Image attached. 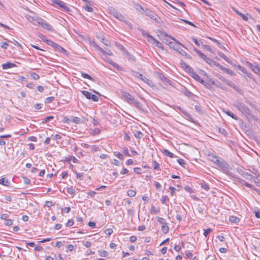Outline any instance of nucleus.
Listing matches in <instances>:
<instances>
[{
  "instance_id": "obj_5",
  "label": "nucleus",
  "mask_w": 260,
  "mask_h": 260,
  "mask_svg": "<svg viewBox=\"0 0 260 260\" xmlns=\"http://www.w3.org/2000/svg\"><path fill=\"white\" fill-rule=\"evenodd\" d=\"M186 71L187 72L190 76L196 81L199 82L201 83H204V80L202 79L200 76L197 73H196L194 70L188 65H186Z\"/></svg>"
},
{
  "instance_id": "obj_10",
  "label": "nucleus",
  "mask_w": 260,
  "mask_h": 260,
  "mask_svg": "<svg viewBox=\"0 0 260 260\" xmlns=\"http://www.w3.org/2000/svg\"><path fill=\"white\" fill-rule=\"evenodd\" d=\"M137 77L139 79H140L142 80L144 82L147 83L149 86H150L151 87H155V85L153 82H152L151 80L148 79L146 77L144 76L141 74H139Z\"/></svg>"
},
{
  "instance_id": "obj_26",
  "label": "nucleus",
  "mask_w": 260,
  "mask_h": 260,
  "mask_svg": "<svg viewBox=\"0 0 260 260\" xmlns=\"http://www.w3.org/2000/svg\"><path fill=\"white\" fill-rule=\"evenodd\" d=\"M223 112L225 113H226L228 115L231 117L233 119H234L236 120H238V118L236 115H235L231 111H230L229 110L225 111L224 110Z\"/></svg>"
},
{
  "instance_id": "obj_44",
  "label": "nucleus",
  "mask_w": 260,
  "mask_h": 260,
  "mask_svg": "<svg viewBox=\"0 0 260 260\" xmlns=\"http://www.w3.org/2000/svg\"><path fill=\"white\" fill-rule=\"evenodd\" d=\"M126 55H127V57L128 58L129 60L132 61H136V58L133 55H132V54H131L130 53H129L127 52H126Z\"/></svg>"
},
{
  "instance_id": "obj_48",
  "label": "nucleus",
  "mask_w": 260,
  "mask_h": 260,
  "mask_svg": "<svg viewBox=\"0 0 260 260\" xmlns=\"http://www.w3.org/2000/svg\"><path fill=\"white\" fill-rule=\"evenodd\" d=\"M31 77L34 80H38L40 78V76L36 73H31L30 74Z\"/></svg>"
},
{
  "instance_id": "obj_8",
  "label": "nucleus",
  "mask_w": 260,
  "mask_h": 260,
  "mask_svg": "<svg viewBox=\"0 0 260 260\" xmlns=\"http://www.w3.org/2000/svg\"><path fill=\"white\" fill-rule=\"evenodd\" d=\"M38 20L39 21L38 22L37 25H41L43 28L47 29V30H54L52 26L42 18H40V19H38Z\"/></svg>"
},
{
  "instance_id": "obj_14",
  "label": "nucleus",
  "mask_w": 260,
  "mask_h": 260,
  "mask_svg": "<svg viewBox=\"0 0 260 260\" xmlns=\"http://www.w3.org/2000/svg\"><path fill=\"white\" fill-rule=\"evenodd\" d=\"M25 18L28 21L32 23L35 25H37L38 22L39 21L38 19L40 18V17H34L29 15H26Z\"/></svg>"
},
{
  "instance_id": "obj_47",
  "label": "nucleus",
  "mask_w": 260,
  "mask_h": 260,
  "mask_svg": "<svg viewBox=\"0 0 260 260\" xmlns=\"http://www.w3.org/2000/svg\"><path fill=\"white\" fill-rule=\"evenodd\" d=\"M182 92L188 97H191L193 94L190 91L186 89H183Z\"/></svg>"
},
{
  "instance_id": "obj_42",
  "label": "nucleus",
  "mask_w": 260,
  "mask_h": 260,
  "mask_svg": "<svg viewBox=\"0 0 260 260\" xmlns=\"http://www.w3.org/2000/svg\"><path fill=\"white\" fill-rule=\"evenodd\" d=\"M83 8L87 11L89 12H92L93 11V9L89 6V5L86 4L85 5L83 6Z\"/></svg>"
},
{
  "instance_id": "obj_52",
  "label": "nucleus",
  "mask_w": 260,
  "mask_h": 260,
  "mask_svg": "<svg viewBox=\"0 0 260 260\" xmlns=\"http://www.w3.org/2000/svg\"><path fill=\"white\" fill-rule=\"evenodd\" d=\"M218 54L225 61H228V57L223 53L221 52H218Z\"/></svg>"
},
{
  "instance_id": "obj_15",
  "label": "nucleus",
  "mask_w": 260,
  "mask_h": 260,
  "mask_svg": "<svg viewBox=\"0 0 260 260\" xmlns=\"http://www.w3.org/2000/svg\"><path fill=\"white\" fill-rule=\"evenodd\" d=\"M149 42L152 44H154L155 46L159 49H161V50H164V49L162 44L160 42L155 39L154 37L151 38V40L149 41Z\"/></svg>"
},
{
  "instance_id": "obj_27",
  "label": "nucleus",
  "mask_w": 260,
  "mask_h": 260,
  "mask_svg": "<svg viewBox=\"0 0 260 260\" xmlns=\"http://www.w3.org/2000/svg\"><path fill=\"white\" fill-rule=\"evenodd\" d=\"M238 69L241 71L242 73H243L244 74L246 75L247 77H250V76L251 75V74L248 73L247 71V70L240 66H239L238 67Z\"/></svg>"
},
{
  "instance_id": "obj_43",
  "label": "nucleus",
  "mask_w": 260,
  "mask_h": 260,
  "mask_svg": "<svg viewBox=\"0 0 260 260\" xmlns=\"http://www.w3.org/2000/svg\"><path fill=\"white\" fill-rule=\"evenodd\" d=\"M54 119V116H46L45 118H44V119H43V121H42V123H47L49 121L51 120H52Z\"/></svg>"
},
{
  "instance_id": "obj_16",
  "label": "nucleus",
  "mask_w": 260,
  "mask_h": 260,
  "mask_svg": "<svg viewBox=\"0 0 260 260\" xmlns=\"http://www.w3.org/2000/svg\"><path fill=\"white\" fill-rule=\"evenodd\" d=\"M52 47L53 48H54L56 50H58L64 54H66L68 53L67 51L65 49H64L61 46H60L59 45L55 42H54L53 45H52Z\"/></svg>"
},
{
  "instance_id": "obj_31",
  "label": "nucleus",
  "mask_w": 260,
  "mask_h": 260,
  "mask_svg": "<svg viewBox=\"0 0 260 260\" xmlns=\"http://www.w3.org/2000/svg\"><path fill=\"white\" fill-rule=\"evenodd\" d=\"M217 67H219L222 70L225 71L226 72V73H228V74H229L230 75H232L234 74V72L232 70H230L229 69H226L225 68H224L222 66H221L220 64L219 66H217Z\"/></svg>"
},
{
  "instance_id": "obj_58",
  "label": "nucleus",
  "mask_w": 260,
  "mask_h": 260,
  "mask_svg": "<svg viewBox=\"0 0 260 260\" xmlns=\"http://www.w3.org/2000/svg\"><path fill=\"white\" fill-rule=\"evenodd\" d=\"M54 99L53 96L48 97L45 99L46 103H51Z\"/></svg>"
},
{
  "instance_id": "obj_2",
  "label": "nucleus",
  "mask_w": 260,
  "mask_h": 260,
  "mask_svg": "<svg viewBox=\"0 0 260 260\" xmlns=\"http://www.w3.org/2000/svg\"><path fill=\"white\" fill-rule=\"evenodd\" d=\"M171 38L175 41V43L173 42L172 41H169L167 44L170 46L171 48L174 49L176 51L178 52L182 56H187V53L182 49L180 45H181L182 47L187 49V48L183 44H181L179 41H178L174 38L171 37Z\"/></svg>"
},
{
  "instance_id": "obj_61",
  "label": "nucleus",
  "mask_w": 260,
  "mask_h": 260,
  "mask_svg": "<svg viewBox=\"0 0 260 260\" xmlns=\"http://www.w3.org/2000/svg\"><path fill=\"white\" fill-rule=\"evenodd\" d=\"M202 187L206 190L209 189V185L205 182H203L201 183Z\"/></svg>"
},
{
  "instance_id": "obj_17",
  "label": "nucleus",
  "mask_w": 260,
  "mask_h": 260,
  "mask_svg": "<svg viewBox=\"0 0 260 260\" xmlns=\"http://www.w3.org/2000/svg\"><path fill=\"white\" fill-rule=\"evenodd\" d=\"M121 95L125 101L127 103L133 97V96L128 92L125 91H121Z\"/></svg>"
},
{
  "instance_id": "obj_38",
  "label": "nucleus",
  "mask_w": 260,
  "mask_h": 260,
  "mask_svg": "<svg viewBox=\"0 0 260 260\" xmlns=\"http://www.w3.org/2000/svg\"><path fill=\"white\" fill-rule=\"evenodd\" d=\"M152 166L154 169L158 170L160 169L159 164L155 160L152 161Z\"/></svg>"
},
{
  "instance_id": "obj_37",
  "label": "nucleus",
  "mask_w": 260,
  "mask_h": 260,
  "mask_svg": "<svg viewBox=\"0 0 260 260\" xmlns=\"http://www.w3.org/2000/svg\"><path fill=\"white\" fill-rule=\"evenodd\" d=\"M164 154L171 158H174L175 157V155L173 153L169 151L168 150H165Z\"/></svg>"
},
{
  "instance_id": "obj_64",
  "label": "nucleus",
  "mask_w": 260,
  "mask_h": 260,
  "mask_svg": "<svg viewBox=\"0 0 260 260\" xmlns=\"http://www.w3.org/2000/svg\"><path fill=\"white\" fill-rule=\"evenodd\" d=\"M141 169L139 167L135 168L134 169V172L138 174H140L141 173Z\"/></svg>"
},
{
  "instance_id": "obj_40",
  "label": "nucleus",
  "mask_w": 260,
  "mask_h": 260,
  "mask_svg": "<svg viewBox=\"0 0 260 260\" xmlns=\"http://www.w3.org/2000/svg\"><path fill=\"white\" fill-rule=\"evenodd\" d=\"M127 196L130 197H134L136 196V192L133 190L129 189L127 192Z\"/></svg>"
},
{
  "instance_id": "obj_45",
  "label": "nucleus",
  "mask_w": 260,
  "mask_h": 260,
  "mask_svg": "<svg viewBox=\"0 0 260 260\" xmlns=\"http://www.w3.org/2000/svg\"><path fill=\"white\" fill-rule=\"evenodd\" d=\"M114 154L117 156L118 158H119L120 159H123L124 157L123 154H122L120 152L118 151H115L114 152Z\"/></svg>"
},
{
  "instance_id": "obj_32",
  "label": "nucleus",
  "mask_w": 260,
  "mask_h": 260,
  "mask_svg": "<svg viewBox=\"0 0 260 260\" xmlns=\"http://www.w3.org/2000/svg\"><path fill=\"white\" fill-rule=\"evenodd\" d=\"M43 37H40V38L43 40L44 42H45L47 45H49V46H52V45H53V43H54V42L52 41V40H50V39H44V36H42Z\"/></svg>"
},
{
  "instance_id": "obj_50",
  "label": "nucleus",
  "mask_w": 260,
  "mask_h": 260,
  "mask_svg": "<svg viewBox=\"0 0 260 260\" xmlns=\"http://www.w3.org/2000/svg\"><path fill=\"white\" fill-rule=\"evenodd\" d=\"M67 192L72 195H74L75 193V190L72 187L67 188Z\"/></svg>"
},
{
  "instance_id": "obj_39",
  "label": "nucleus",
  "mask_w": 260,
  "mask_h": 260,
  "mask_svg": "<svg viewBox=\"0 0 260 260\" xmlns=\"http://www.w3.org/2000/svg\"><path fill=\"white\" fill-rule=\"evenodd\" d=\"M73 121L76 124H80L82 122V119L78 117H74L73 118Z\"/></svg>"
},
{
  "instance_id": "obj_34",
  "label": "nucleus",
  "mask_w": 260,
  "mask_h": 260,
  "mask_svg": "<svg viewBox=\"0 0 260 260\" xmlns=\"http://www.w3.org/2000/svg\"><path fill=\"white\" fill-rule=\"evenodd\" d=\"M81 76L82 77H83V78H85V79H88L91 81H94V79H93L92 77H91L89 75L87 74H86V73H81Z\"/></svg>"
},
{
  "instance_id": "obj_30",
  "label": "nucleus",
  "mask_w": 260,
  "mask_h": 260,
  "mask_svg": "<svg viewBox=\"0 0 260 260\" xmlns=\"http://www.w3.org/2000/svg\"><path fill=\"white\" fill-rule=\"evenodd\" d=\"M230 221L234 223H237L240 221V219L236 216H231L229 218Z\"/></svg>"
},
{
  "instance_id": "obj_19",
  "label": "nucleus",
  "mask_w": 260,
  "mask_h": 260,
  "mask_svg": "<svg viewBox=\"0 0 260 260\" xmlns=\"http://www.w3.org/2000/svg\"><path fill=\"white\" fill-rule=\"evenodd\" d=\"M16 64L14 63L7 62V63L2 64V68L3 70H7L10 68L16 67Z\"/></svg>"
},
{
  "instance_id": "obj_22",
  "label": "nucleus",
  "mask_w": 260,
  "mask_h": 260,
  "mask_svg": "<svg viewBox=\"0 0 260 260\" xmlns=\"http://www.w3.org/2000/svg\"><path fill=\"white\" fill-rule=\"evenodd\" d=\"M99 39L106 46H110L111 45L110 41L106 39V38L104 36L99 37Z\"/></svg>"
},
{
  "instance_id": "obj_53",
  "label": "nucleus",
  "mask_w": 260,
  "mask_h": 260,
  "mask_svg": "<svg viewBox=\"0 0 260 260\" xmlns=\"http://www.w3.org/2000/svg\"><path fill=\"white\" fill-rule=\"evenodd\" d=\"M169 201V199L167 196H164L162 197L161 199V203L163 204H166V202Z\"/></svg>"
},
{
  "instance_id": "obj_59",
  "label": "nucleus",
  "mask_w": 260,
  "mask_h": 260,
  "mask_svg": "<svg viewBox=\"0 0 260 260\" xmlns=\"http://www.w3.org/2000/svg\"><path fill=\"white\" fill-rule=\"evenodd\" d=\"M112 233L113 230L112 229H107L105 231V233L108 236H110Z\"/></svg>"
},
{
  "instance_id": "obj_13",
  "label": "nucleus",
  "mask_w": 260,
  "mask_h": 260,
  "mask_svg": "<svg viewBox=\"0 0 260 260\" xmlns=\"http://www.w3.org/2000/svg\"><path fill=\"white\" fill-rule=\"evenodd\" d=\"M93 46L95 48H96L101 53H102L103 54L108 55L110 56L113 55V53L109 49H107L106 50H105L96 44H94Z\"/></svg>"
},
{
  "instance_id": "obj_54",
  "label": "nucleus",
  "mask_w": 260,
  "mask_h": 260,
  "mask_svg": "<svg viewBox=\"0 0 260 260\" xmlns=\"http://www.w3.org/2000/svg\"><path fill=\"white\" fill-rule=\"evenodd\" d=\"M177 161L178 162V164H180L181 166L185 167V162L184 159L179 158L178 159Z\"/></svg>"
},
{
  "instance_id": "obj_60",
  "label": "nucleus",
  "mask_w": 260,
  "mask_h": 260,
  "mask_svg": "<svg viewBox=\"0 0 260 260\" xmlns=\"http://www.w3.org/2000/svg\"><path fill=\"white\" fill-rule=\"evenodd\" d=\"M255 216L257 218H260V210L259 209H257L254 211Z\"/></svg>"
},
{
  "instance_id": "obj_6",
  "label": "nucleus",
  "mask_w": 260,
  "mask_h": 260,
  "mask_svg": "<svg viewBox=\"0 0 260 260\" xmlns=\"http://www.w3.org/2000/svg\"><path fill=\"white\" fill-rule=\"evenodd\" d=\"M51 2L54 7H59L65 12H70V9L66 3L60 0H51Z\"/></svg>"
},
{
  "instance_id": "obj_51",
  "label": "nucleus",
  "mask_w": 260,
  "mask_h": 260,
  "mask_svg": "<svg viewBox=\"0 0 260 260\" xmlns=\"http://www.w3.org/2000/svg\"><path fill=\"white\" fill-rule=\"evenodd\" d=\"M225 83L226 84H227L228 85L233 87V88H235L236 84H234V83H233L232 81H231L229 80H227L226 81V82H225Z\"/></svg>"
},
{
  "instance_id": "obj_7",
  "label": "nucleus",
  "mask_w": 260,
  "mask_h": 260,
  "mask_svg": "<svg viewBox=\"0 0 260 260\" xmlns=\"http://www.w3.org/2000/svg\"><path fill=\"white\" fill-rule=\"evenodd\" d=\"M245 64L257 75L260 74V65L258 64L257 62H254L252 63L249 61H246Z\"/></svg>"
},
{
  "instance_id": "obj_9",
  "label": "nucleus",
  "mask_w": 260,
  "mask_h": 260,
  "mask_svg": "<svg viewBox=\"0 0 260 260\" xmlns=\"http://www.w3.org/2000/svg\"><path fill=\"white\" fill-rule=\"evenodd\" d=\"M81 93L88 100H92L94 102L99 101V99L97 95L93 94L88 91L82 90Z\"/></svg>"
},
{
  "instance_id": "obj_57",
  "label": "nucleus",
  "mask_w": 260,
  "mask_h": 260,
  "mask_svg": "<svg viewBox=\"0 0 260 260\" xmlns=\"http://www.w3.org/2000/svg\"><path fill=\"white\" fill-rule=\"evenodd\" d=\"M248 14H243L241 13V14H239V16L242 18V19L245 21H247L248 20Z\"/></svg>"
},
{
  "instance_id": "obj_28",
  "label": "nucleus",
  "mask_w": 260,
  "mask_h": 260,
  "mask_svg": "<svg viewBox=\"0 0 260 260\" xmlns=\"http://www.w3.org/2000/svg\"><path fill=\"white\" fill-rule=\"evenodd\" d=\"M0 184L3 185L8 186L10 184V182L8 179H6L5 178H2L0 179Z\"/></svg>"
},
{
  "instance_id": "obj_29",
  "label": "nucleus",
  "mask_w": 260,
  "mask_h": 260,
  "mask_svg": "<svg viewBox=\"0 0 260 260\" xmlns=\"http://www.w3.org/2000/svg\"><path fill=\"white\" fill-rule=\"evenodd\" d=\"M174 109L175 110H179V111H180L181 112H182L183 114H184L186 116H188V114L187 113V112L186 111H185L184 110H183V109H182L179 106H177V105L176 106H174Z\"/></svg>"
},
{
  "instance_id": "obj_33",
  "label": "nucleus",
  "mask_w": 260,
  "mask_h": 260,
  "mask_svg": "<svg viewBox=\"0 0 260 260\" xmlns=\"http://www.w3.org/2000/svg\"><path fill=\"white\" fill-rule=\"evenodd\" d=\"M108 11L109 13L112 15V16H114L115 14L118 11H117L114 7H109L108 8Z\"/></svg>"
},
{
  "instance_id": "obj_41",
  "label": "nucleus",
  "mask_w": 260,
  "mask_h": 260,
  "mask_svg": "<svg viewBox=\"0 0 260 260\" xmlns=\"http://www.w3.org/2000/svg\"><path fill=\"white\" fill-rule=\"evenodd\" d=\"M98 253L99 255L102 257H106L108 255V253L106 250H99Z\"/></svg>"
},
{
  "instance_id": "obj_46",
  "label": "nucleus",
  "mask_w": 260,
  "mask_h": 260,
  "mask_svg": "<svg viewBox=\"0 0 260 260\" xmlns=\"http://www.w3.org/2000/svg\"><path fill=\"white\" fill-rule=\"evenodd\" d=\"M157 221L160 223L162 225L167 224L165 219L161 217H157Z\"/></svg>"
},
{
  "instance_id": "obj_1",
  "label": "nucleus",
  "mask_w": 260,
  "mask_h": 260,
  "mask_svg": "<svg viewBox=\"0 0 260 260\" xmlns=\"http://www.w3.org/2000/svg\"><path fill=\"white\" fill-rule=\"evenodd\" d=\"M209 156L210 157V160L218 166V167L224 173L227 175H230V170L231 169V168L228 163H227L222 158L217 156L213 153L209 154Z\"/></svg>"
},
{
  "instance_id": "obj_4",
  "label": "nucleus",
  "mask_w": 260,
  "mask_h": 260,
  "mask_svg": "<svg viewBox=\"0 0 260 260\" xmlns=\"http://www.w3.org/2000/svg\"><path fill=\"white\" fill-rule=\"evenodd\" d=\"M235 106L242 114L247 115L250 114V110L245 104L242 102H238L235 105Z\"/></svg>"
},
{
  "instance_id": "obj_20",
  "label": "nucleus",
  "mask_w": 260,
  "mask_h": 260,
  "mask_svg": "<svg viewBox=\"0 0 260 260\" xmlns=\"http://www.w3.org/2000/svg\"><path fill=\"white\" fill-rule=\"evenodd\" d=\"M158 78L163 82H166L168 84H171V81L168 79L162 73H158L157 74Z\"/></svg>"
},
{
  "instance_id": "obj_12",
  "label": "nucleus",
  "mask_w": 260,
  "mask_h": 260,
  "mask_svg": "<svg viewBox=\"0 0 260 260\" xmlns=\"http://www.w3.org/2000/svg\"><path fill=\"white\" fill-rule=\"evenodd\" d=\"M127 17L126 16H124V15H122L121 14L119 15V16L117 18V19L123 22L131 29H132L133 28L132 24H131V23L129 21H127Z\"/></svg>"
},
{
  "instance_id": "obj_21",
  "label": "nucleus",
  "mask_w": 260,
  "mask_h": 260,
  "mask_svg": "<svg viewBox=\"0 0 260 260\" xmlns=\"http://www.w3.org/2000/svg\"><path fill=\"white\" fill-rule=\"evenodd\" d=\"M139 29L141 32V33L143 36H146L147 37V38H148L147 41L149 42V41L151 40V38L153 37L151 35H150L148 32L146 31L144 29H143L142 28Z\"/></svg>"
},
{
  "instance_id": "obj_35",
  "label": "nucleus",
  "mask_w": 260,
  "mask_h": 260,
  "mask_svg": "<svg viewBox=\"0 0 260 260\" xmlns=\"http://www.w3.org/2000/svg\"><path fill=\"white\" fill-rule=\"evenodd\" d=\"M208 39H209L210 40L212 41L213 42L215 43L218 47L219 48H222L223 46L221 45V44L216 39L212 38L211 37H208Z\"/></svg>"
},
{
  "instance_id": "obj_25",
  "label": "nucleus",
  "mask_w": 260,
  "mask_h": 260,
  "mask_svg": "<svg viewBox=\"0 0 260 260\" xmlns=\"http://www.w3.org/2000/svg\"><path fill=\"white\" fill-rule=\"evenodd\" d=\"M133 133L135 137L138 139H142L144 136L143 133L139 131H135Z\"/></svg>"
},
{
  "instance_id": "obj_18",
  "label": "nucleus",
  "mask_w": 260,
  "mask_h": 260,
  "mask_svg": "<svg viewBox=\"0 0 260 260\" xmlns=\"http://www.w3.org/2000/svg\"><path fill=\"white\" fill-rule=\"evenodd\" d=\"M239 173L242 175V177H243L244 178L247 180L251 181L253 179V176L246 172L241 170V172Z\"/></svg>"
},
{
  "instance_id": "obj_36",
  "label": "nucleus",
  "mask_w": 260,
  "mask_h": 260,
  "mask_svg": "<svg viewBox=\"0 0 260 260\" xmlns=\"http://www.w3.org/2000/svg\"><path fill=\"white\" fill-rule=\"evenodd\" d=\"M161 231H162L163 233H164L165 234H167V233H168L169 232V228L167 225V224H166L162 225L161 226Z\"/></svg>"
},
{
  "instance_id": "obj_62",
  "label": "nucleus",
  "mask_w": 260,
  "mask_h": 260,
  "mask_svg": "<svg viewBox=\"0 0 260 260\" xmlns=\"http://www.w3.org/2000/svg\"><path fill=\"white\" fill-rule=\"evenodd\" d=\"M185 254H186V256L189 258H191L193 256V254L191 252H190L189 250H186L185 251Z\"/></svg>"
},
{
  "instance_id": "obj_56",
  "label": "nucleus",
  "mask_w": 260,
  "mask_h": 260,
  "mask_svg": "<svg viewBox=\"0 0 260 260\" xmlns=\"http://www.w3.org/2000/svg\"><path fill=\"white\" fill-rule=\"evenodd\" d=\"M13 220L12 219H6L5 221V224L6 225L10 226L13 224Z\"/></svg>"
},
{
  "instance_id": "obj_23",
  "label": "nucleus",
  "mask_w": 260,
  "mask_h": 260,
  "mask_svg": "<svg viewBox=\"0 0 260 260\" xmlns=\"http://www.w3.org/2000/svg\"><path fill=\"white\" fill-rule=\"evenodd\" d=\"M239 182L242 184V185H244L251 189H253V186L247 182H246L245 180L243 179H242L241 178H238Z\"/></svg>"
},
{
  "instance_id": "obj_55",
  "label": "nucleus",
  "mask_w": 260,
  "mask_h": 260,
  "mask_svg": "<svg viewBox=\"0 0 260 260\" xmlns=\"http://www.w3.org/2000/svg\"><path fill=\"white\" fill-rule=\"evenodd\" d=\"M212 232L210 228L204 230V235L206 237Z\"/></svg>"
},
{
  "instance_id": "obj_63",
  "label": "nucleus",
  "mask_w": 260,
  "mask_h": 260,
  "mask_svg": "<svg viewBox=\"0 0 260 260\" xmlns=\"http://www.w3.org/2000/svg\"><path fill=\"white\" fill-rule=\"evenodd\" d=\"M74 221L72 219L69 220L66 224V226H71L74 224Z\"/></svg>"
},
{
  "instance_id": "obj_49",
  "label": "nucleus",
  "mask_w": 260,
  "mask_h": 260,
  "mask_svg": "<svg viewBox=\"0 0 260 260\" xmlns=\"http://www.w3.org/2000/svg\"><path fill=\"white\" fill-rule=\"evenodd\" d=\"M218 132L224 135V136H226V134H227V132L226 131H225V129L223 128H221V127H218Z\"/></svg>"
},
{
  "instance_id": "obj_3",
  "label": "nucleus",
  "mask_w": 260,
  "mask_h": 260,
  "mask_svg": "<svg viewBox=\"0 0 260 260\" xmlns=\"http://www.w3.org/2000/svg\"><path fill=\"white\" fill-rule=\"evenodd\" d=\"M193 50L198 54V55L202 58L206 62L209 64L210 66H219L220 64L212 59L208 57L205 54L202 53L199 50L196 48H193Z\"/></svg>"
},
{
  "instance_id": "obj_11",
  "label": "nucleus",
  "mask_w": 260,
  "mask_h": 260,
  "mask_svg": "<svg viewBox=\"0 0 260 260\" xmlns=\"http://www.w3.org/2000/svg\"><path fill=\"white\" fill-rule=\"evenodd\" d=\"M127 17L126 16H124V15H122L121 14L119 15V16L117 18V19L123 22L131 29H132L133 28L132 24H131V23L129 21H127Z\"/></svg>"
},
{
  "instance_id": "obj_24",
  "label": "nucleus",
  "mask_w": 260,
  "mask_h": 260,
  "mask_svg": "<svg viewBox=\"0 0 260 260\" xmlns=\"http://www.w3.org/2000/svg\"><path fill=\"white\" fill-rule=\"evenodd\" d=\"M133 105L138 109L143 111V105L140 102L136 100Z\"/></svg>"
}]
</instances>
